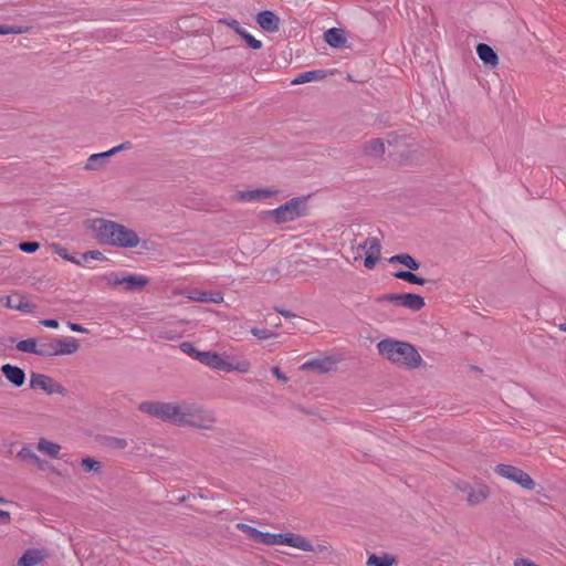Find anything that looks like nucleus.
<instances>
[{
  "instance_id": "obj_35",
  "label": "nucleus",
  "mask_w": 566,
  "mask_h": 566,
  "mask_svg": "<svg viewBox=\"0 0 566 566\" xmlns=\"http://www.w3.org/2000/svg\"><path fill=\"white\" fill-rule=\"evenodd\" d=\"M237 528L245 533L249 539L260 543L263 532L244 523L237 524Z\"/></svg>"
},
{
  "instance_id": "obj_34",
  "label": "nucleus",
  "mask_w": 566,
  "mask_h": 566,
  "mask_svg": "<svg viewBox=\"0 0 566 566\" xmlns=\"http://www.w3.org/2000/svg\"><path fill=\"white\" fill-rule=\"evenodd\" d=\"M394 275L397 279L403 280L412 284L424 285L427 282L426 279H422L409 271H397Z\"/></svg>"
},
{
  "instance_id": "obj_47",
  "label": "nucleus",
  "mask_w": 566,
  "mask_h": 566,
  "mask_svg": "<svg viewBox=\"0 0 566 566\" xmlns=\"http://www.w3.org/2000/svg\"><path fill=\"white\" fill-rule=\"evenodd\" d=\"M380 256L376 255H367L365 256L364 265L366 269L371 270L375 268L376 263L379 261Z\"/></svg>"
},
{
  "instance_id": "obj_6",
  "label": "nucleus",
  "mask_w": 566,
  "mask_h": 566,
  "mask_svg": "<svg viewBox=\"0 0 566 566\" xmlns=\"http://www.w3.org/2000/svg\"><path fill=\"white\" fill-rule=\"evenodd\" d=\"M377 303H392L398 306L409 308L411 311H420L424 306L422 296L413 293L394 294L388 293L380 295L376 298Z\"/></svg>"
},
{
  "instance_id": "obj_32",
  "label": "nucleus",
  "mask_w": 566,
  "mask_h": 566,
  "mask_svg": "<svg viewBox=\"0 0 566 566\" xmlns=\"http://www.w3.org/2000/svg\"><path fill=\"white\" fill-rule=\"evenodd\" d=\"M364 244L366 245V249H365V255H376V256H380V252H381V244H380V241L379 239L375 238V237H368L366 239H364Z\"/></svg>"
},
{
  "instance_id": "obj_1",
  "label": "nucleus",
  "mask_w": 566,
  "mask_h": 566,
  "mask_svg": "<svg viewBox=\"0 0 566 566\" xmlns=\"http://www.w3.org/2000/svg\"><path fill=\"white\" fill-rule=\"evenodd\" d=\"M379 354L399 368L411 370L423 364L417 348L407 342L386 338L377 344Z\"/></svg>"
},
{
  "instance_id": "obj_41",
  "label": "nucleus",
  "mask_w": 566,
  "mask_h": 566,
  "mask_svg": "<svg viewBox=\"0 0 566 566\" xmlns=\"http://www.w3.org/2000/svg\"><path fill=\"white\" fill-rule=\"evenodd\" d=\"M201 405L196 402L186 401L185 402V419L184 427H186L187 422L191 419L192 416H195L196 411L199 409Z\"/></svg>"
},
{
  "instance_id": "obj_23",
  "label": "nucleus",
  "mask_w": 566,
  "mask_h": 566,
  "mask_svg": "<svg viewBox=\"0 0 566 566\" xmlns=\"http://www.w3.org/2000/svg\"><path fill=\"white\" fill-rule=\"evenodd\" d=\"M109 157L111 154H108V150L104 153L93 154L87 158L84 168L86 170H99L105 166L106 160Z\"/></svg>"
},
{
  "instance_id": "obj_52",
  "label": "nucleus",
  "mask_w": 566,
  "mask_h": 566,
  "mask_svg": "<svg viewBox=\"0 0 566 566\" xmlns=\"http://www.w3.org/2000/svg\"><path fill=\"white\" fill-rule=\"evenodd\" d=\"M272 374L280 380L282 381H286L287 380V377L280 370L279 367H273L272 368Z\"/></svg>"
},
{
  "instance_id": "obj_10",
  "label": "nucleus",
  "mask_w": 566,
  "mask_h": 566,
  "mask_svg": "<svg viewBox=\"0 0 566 566\" xmlns=\"http://www.w3.org/2000/svg\"><path fill=\"white\" fill-rule=\"evenodd\" d=\"M214 421L216 418L213 412L200 406L195 416H192L189 422H187L186 427L210 429Z\"/></svg>"
},
{
  "instance_id": "obj_30",
  "label": "nucleus",
  "mask_w": 566,
  "mask_h": 566,
  "mask_svg": "<svg viewBox=\"0 0 566 566\" xmlns=\"http://www.w3.org/2000/svg\"><path fill=\"white\" fill-rule=\"evenodd\" d=\"M396 564L397 559L388 554H384L382 556L370 555L367 559L368 566H394Z\"/></svg>"
},
{
  "instance_id": "obj_14",
  "label": "nucleus",
  "mask_w": 566,
  "mask_h": 566,
  "mask_svg": "<svg viewBox=\"0 0 566 566\" xmlns=\"http://www.w3.org/2000/svg\"><path fill=\"white\" fill-rule=\"evenodd\" d=\"M258 24L266 32H276L280 29V18L272 11H261L256 14Z\"/></svg>"
},
{
  "instance_id": "obj_24",
  "label": "nucleus",
  "mask_w": 566,
  "mask_h": 566,
  "mask_svg": "<svg viewBox=\"0 0 566 566\" xmlns=\"http://www.w3.org/2000/svg\"><path fill=\"white\" fill-rule=\"evenodd\" d=\"M17 457L20 460L25 461L30 464H33L41 470L44 468V461L41 460L36 455V453H34L28 446L22 447L21 450L18 452Z\"/></svg>"
},
{
  "instance_id": "obj_43",
  "label": "nucleus",
  "mask_w": 566,
  "mask_h": 566,
  "mask_svg": "<svg viewBox=\"0 0 566 566\" xmlns=\"http://www.w3.org/2000/svg\"><path fill=\"white\" fill-rule=\"evenodd\" d=\"M241 38L245 41V43L253 50H259L262 48V42L256 40L253 35L244 31Z\"/></svg>"
},
{
  "instance_id": "obj_55",
  "label": "nucleus",
  "mask_w": 566,
  "mask_h": 566,
  "mask_svg": "<svg viewBox=\"0 0 566 566\" xmlns=\"http://www.w3.org/2000/svg\"><path fill=\"white\" fill-rule=\"evenodd\" d=\"M310 552H313V553H325V552H327V546L326 545H322V544H318L316 546L313 545V549H311Z\"/></svg>"
},
{
  "instance_id": "obj_58",
  "label": "nucleus",
  "mask_w": 566,
  "mask_h": 566,
  "mask_svg": "<svg viewBox=\"0 0 566 566\" xmlns=\"http://www.w3.org/2000/svg\"><path fill=\"white\" fill-rule=\"evenodd\" d=\"M7 502L8 501L4 497L0 496V504H6Z\"/></svg>"
},
{
  "instance_id": "obj_40",
  "label": "nucleus",
  "mask_w": 566,
  "mask_h": 566,
  "mask_svg": "<svg viewBox=\"0 0 566 566\" xmlns=\"http://www.w3.org/2000/svg\"><path fill=\"white\" fill-rule=\"evenodd\" d=\"M180 349L182 353L187 354L188 356L192 357L193 359L199 361V355L202 354V352L198 350L191 343L184 342L180 344Z\"/></svg>"
},
{
  "instance_id": "obj_56",
  "label": "nucleus",
  "mask_w": 566,
  "mask_h": 566,
  "mask_svg": "<svg viewBox=\"0 0 566 566\" xmlns=\"http://www.w3.org/2000/svg\"><path fill=\"white\" fill-rule=\"evenodd\" d=\"M457 488H458L459 490H461L462 492H465L467 494L469 493V491H470V489H471V486H470L468 483H465V482L458 483V484H457Z\"/></svg>"
},
{
  "instance_id": "obj_38",
  "label": "nucleus",
  "mask_w": 566,
  "mask_h": 566,
  "mask_svg": "<svg viewBox=\"0 0 566 566\" xmlns=\"http://www.w3.org/2000/svg\"><path fill=\"white\" fill-rule=\"evenodd\" d=\"M105 444H106V447H108L111 449L122 450V449H125L128 446V442L124 438L107 437L105 439Z\"/></svg>"
},
{
  "instance_id": "obj_54",
  "label": "nucleus",
  "mask_w": 566,
  "mask_h": 566,
  "mask_svg": "<svg viewBox=\"0 0 566 566\" xmlns=\"http://www.w3.org/2000/svg\"><path fill=\"white\" fill-rule=\"evenodd\" d=\"M11 520L10 513L0 510V523H9Z\"/></svg>"
},
{
  "instance_id": "obj_42",
  "label": "nucleus",
  "mask_w": 566,
  "mask_h": 566,
  "mask_svg": "<svg viewBox=\"0 0 566 566\" xmlns=\"http://www.w3.org/2000/svg\"><path fill=\"white\" fill-rule=\"evenodd\" d=\"M218 23H222V24H226L228 25L229 28H231L237 34H239L240 36L242 35V33L245 31L241 25L240 23L234 20V19H221L218 21Z\"/></svg>"
},
{
  "instance_id": "obj_31",
  "label": "nucleus",
  "mask_w": 566,
  "mask_h": 566,
  "mask_svg": "<svg viewBox=\"0 0 566 566\" xmlns=\"http://www.w3.org/2000/svg\"><path fill=\"white\" fill-rule=\"evenodd\" d=\"M185 402L186 401H175L172 402V411H171V423L176 426L184 427L185 419Z\"/></svg>"
},
{
  "instance_id": "obj_26",
  "label": "nucleus",
  "mask_w": 566,
  "mask_h": 566,
  "mask_svg": "<svg viewBox=\"0 0 566 566\" xmlns=\"http://www.w3.org/2000/svg\"><path fill=\"white\" fill-rule=\"evenodd\" d=\"M326 76L325 72L322 70L307 71L298 74L293 81V85L304 84L312 81H318Z\"/></svg>"
},
{
  "instance_id": "obj_49",
  "label": "nucleus",
  "mask_w": 566,
  "mask_h": 566,
  "mask_svg": "<svg viewBox=\"0 0 566 566\" xmlns=\"http://www.w3.org/2000/svg\"><path fill=\"white\" fill-rule=\"evenodd\" d=\"M190 298L198 302H208V293L206 292H193Z\"/></svg>"
},
{
  "instance_id": "obj_44",
  "label": "nucleus",
  "mask_w": 566,
  "mask_h": 566,
  "mask_svg": "<svg viewBox=\"0 0 566 566\" xmlns=\"http://www.w3.org/2000/svg\"><path fill=\"white\" fill-rule=\"evenodd\" d=\"M40 244L38 242H22L20 243L19 248L21 251L27 253H33L39 249Z\"/></svg>"
},
{
  "instance_id": "obj_46",
  "label": "nucleus",
  "mask_w": 566,
  "mask_h": 566,
  "mask_svg": "<svg viewBox=\"0 0 566 566\" xmlns=\"http://www.w3.org/2000/svg\"><path fill=\"white\" fill-rule=\"evenodd\" d=\"M133 147V144L130 142H124L115 147H113L112 149L108 150V154H111V156L117 154L118 151H122V150H128Z\"/></svg>"
},
{
  "instance_id": "obj_25",
  "label": "nucleus",
  "mask_w": 566,
  "mask_h": 566,
  "mask_svg": "<svg viewBox=\"0 0 566 566\" xmlns=\"http://www.w3.org/2000/svg\"><path fill=\"white\" fill-rule=\"evenodd\" d=\"M38 356L54 357V338L41 337L38 338Z\"/></svg>"
},
{
  "instance_id": "obj_18",
  "label": "nucleus",
  "mask_w": 566,
  "mask_h": 566,
  "mask_svg": "<svg viewBox=\"0 0 566 566\" xmlns=\"http://www.w3.org/2000/svg\"><path fill=\"white\" fill-rule=\"evenodd\" d=\"M476 54L485 65L495 67L499 64L497 54L490 45L485 43L478 44Z\"/></svg>"
},
{
  "instance_id": "obj_11",
  "label": "nucleus",
  "mask_w": 566,
  "mask_h": 566,
  "mask_svg": "<svg viewBox=\"0 0 566 566\" xmlns=\"http://www.w3.org/2000/svg\"><path fill=\"white\" fill-rule=\"evenodd\" d=\"M336 360L332 357L315 358L305 361L301 366V370H314L318 374H326L334 369Z\"/></svg>"
},
{
  "instance_id": "obj_15",
  "label": "nucleus",
  "mask_w": 566,
  "mask_h": 566,
  "mask_svg": "<svg viewBox=\"0 0 566 566\" xmlns=\"http://www.w3.org/2000/svg\"><path fill=\"white\" fill-rule=\"evenodd\" d=\"M112 283L115 286L124 285L127 291H134L143 289L148 283V280L145 276L133 274L120 279L116 277Z\"/></svg>"
},
{
  "instance_id": "obj_19",
  "label": "nucleus",
  "mask_w": 566,
  "mask_h": 566,
  "mask_svg": "<svg viewBox=\"0 0 566 566\" xmlns=\"http://www.w3.org/2000/svg\"><path fill=\"white\" fill-rule=\"evenodd\" d=\"M324 40L333 48H343L345 46L347 39L344 30L338 28H332L325 31Z\"/></svg>"
},
{
  "instance_id": "obj_8",
  "label": "nucleus",
  "mask_w": 566,
  "mask_h": 566,
  "mask_svg": "<svg viewBox=\"0 0 566 566\" xmlns=\"http://www.w3.org/2000/svg\"><path fill=\"white\" fill-rule=\"evenodd\" d=\"M303 199L293 198L281 207L271 211L272 217L279 223L293 221L302 216Z\"/></svg>"
},
{
  "instance_id": "obj_3",
  "label": "nucleus",
  "mask_w": 566,
  "mask_h": 566,
  "mask_svg": "<svg viewBox=\"0 0 566 566\" xmlns=\"http://www.w3.org/2000/svg\"><path fill=\"white\" fill-rule=\"evenodd\" d=\"M199 361L212 369L221 370L226 373H230L233 370H238L240 373H248L250 369V363L244 360L238 364H233L229 360V357L227 355H221L217 352H202L201 355H199Z\"/></svg>"
},
{
  "instance_id": "obj_9",
  "label": "nucleus",
  "mask_w": 566,
  "mask_h": 566,
  "mask_svg": "<svg viewBox=\"0 0 566 566\" xmlns=\"http://www.w3.org/2000/svg\"><path fill=\"white\" fill-rule=\"evenodd\" d=\"M138 410L148 416L171 423L172 402L147 400L138 405Z\"/></svg>"
},
{
  "instance_id": "obj_53",
  "label": "nucleus",
  "mask_w": 566,
  "mask_h": 566,
  "mask_svg": "<svg viewBox=\"0 0 566 566\" xmlns=\"http://www.w3.org/2000/svg\"><path fill=\"white\" fill-rule=\"evenodd\" d=\"M69 327L73 331V332H77V333H86L87 329L84 328L82 325L80 324H76V323H69L67 324Z\"/></svg>"
},
{
  "instance_id": "obj_27",
  "label": "nucleus",
  "mask_w": 566,
  "mask_h": 566,
  "mask_svg": "<svg viewBox=\"0 0 566 566\" xmlns=\"http://www.w3.org/2000/svg\"><path fill=\"white\" fill-rule=\"evenodd\" d=\"M36 449L40 452L50 455L51 458H59L61 446L52 441H49L44 438H41L38 442Z\"/></svg>"
},
{
  "instance_id": "obj_5",
  "label": "nucleus",
  "mask_w": 566,
  "mask_h": 566,
  "mask_svg": "<svg viewBox=\"0 0 566 566\" xmlns=\"http://www.w3.org/2000/svg\"><path fill=\"white\" fill-rule=\"evenodd\" d=\"M30 388L33 390H42L49 396L61 395L64 397L69 394L67 389L54 378L40 373H31Z\"/></svg>"
},
{
  "instance_id": "obj_39",
  "label": "nucleus",
  "mask_w": 566,
  "mask_h": 566,
  "mask_svg": "<svg viewBox=\"0 0 566 566\" xmlns=\"http://www.w3.org/2000/svg\"><path fill=\"white\" fill-rule=\"evenodd\" d=\"M52 249L54 251V253H56L59 256H61L62 259L66 260V261H70L72 263H75L77 265H81L82 264V261L81 260H76L74 256L70 255L67 250L65 248H63L62 245L60 244H53L52 245Z\"/></svg>"
},
{
  "instance_id": "obj_20",
  "label": "nucleus",
  "mask_w": 566,
  "mask_h": 566,
  "mask_svg": "<svg viewBox=\"0 0 566 566\" xmlns=\"http://www.w3.org/2000/svg\"><path fill=\"white\" fill-rule=\"evenodd\" d=\"M385 142L381 138H375L366 142L363 146V153L366 156L380 158L385 154Z\"/></svg>"
},
{
  "instance_id": "obj_45",
  "label": "nucleus",
  "mask_w": 566,
  "mask_h": 566,
  "mask_svg": "<svg viewBox=\"0 0 566 566\" xmlns=\"http://www.w3.org/2000/svg\"><path fill=\"white\" fill-rule=\"evenodd\" d=\"M88 259H93V260H103L104 259V255L101 251L98 250H91V251H87L85 253L82 254V260L85 262L87 261Z\"/></svg>"
},
{
  "instance_id": "obj_16",
  "label": "nucleus",
  "mask_w": 566,
  "mask_h": 566,
  "mask_svg": "<svg viewBox=\"0 0 566 566\" xmlns=\"http://www.w3.org/2000/svg\"><path fill=\"white\" fill-rule=\"evenodd\" d=\"M274 193H276V191L270 189L244 190L235 192L234 199L238 201H258L266 199Z\"/></svg>"
},
{
  "instance_id": "obj_4",
  "label": "nucleus",
  "mask_w": 566,
  "mask_h": 566,
  "mask_svg": "<svg viewBox=\"0 0 566 566\" xmlns=\"http://www.w3.org/2000/svg\"><path fill=\"white\" fill-rule=\"evenodd\" d=\"M261 544L264 545H287L301 551H311L313 549L312 543L305 538L304 536L295 533H262V537L260 541Z\"/></svg>"
},
{
  "instance_id": "obj_7",
  "label": "nucleus",
  "mask_w": 566,
  "mask_h": 566,
  "mask_svg": "<svg viewBox=\"0 0 566 566\" xmlns=\"http://www.w3.org/2000/svg\"><path fill=\"white\" fill-rule=\"evenodd\" d=\"M494 471L496 474L517 483L526 490L531 491L535 488V482L531 475L516 467L510 464H499L495 467Z\"/></svg>"
},
{
  "instance_id": "obj_50",
  "label": "nucleus",
  "mask_w": 566,
  "mask_h": 566,
  "mask_svg": "<svg viewBox=\"0 0 566 566\" xmlns=\"http://www.w3.org/2000/svg\"><path fill=\"white\" fill-rule=\"evenodd\" d=\"M40 324L45 326V327H50V328H57L59 327V322L56 319H53V318L42 319V321H40Z\"/></svg>"
},
{
  "instance_id": "obj_29",
  "label": "nucleus",
  "mask_w": 566,
  "mask_h": 566,
  "mask_svg": "<svg viewBox=\"0 0 566 566\" xmlns=\"http://www.w3.org/2000/svg\"><path fill=\"white\" fill-rule=\"evenodd\" d=\"M42 560L41 553L36 549L27 551L18 560V566H35Z\"/></svg>"
},
{
  "instance_id": "obj_57",
  "label": "nucleus",
  "mask_w": 566,
  "mask_h": 566,
  "mask_svg": "<svg viewBox=\"0 0 566 566\" xmlns=\"http://www.w3.org/2000/svg\"><path fill=\"white\" fill-rule=\"evenodd\" d=\"M281 315H283L285 318H291V317H294V314L289 312V311H284V310H276Z\"/></svg>"
},
{
  "instance_id": "obj_17",
  "label": "nucleus",
  "mask_w": 566,
  "mask_h": 566,
  "mask_svg": "<svg viewBox=\"0 0 566 566\" xmlns=\"http://www.w3.org/2000/svg\"><path fill=\"white\" fill-rule=\"evenodd\" d=\"M0 302L8 308L17 310L23 313H31L34 310V305L24 300L23 296H18V298L13 296H4L0 300Z\"/></svg>"
},
{
  "instance_id": "obj_59",
  "label": "nucleus",
  "mask_w": 566,
  "mask_h": 566,
  "mask_svg": "<svg viewBox=\"0 0 566 566\" xmlns=\"http://www.w3.org/2000/svg\"><path fill=\"white\" fill-rule=\"evenodd\" d=\"M560 329L566 332V324L560 325Z\"/></svg>"
},
{
  "instance_id": "obj_37",
  "label": "nucleus",
  "mask_w": 566,
  "mask_h": 566,
  "mask_svg": "<svg viewBox=\"0 0 566 566\" xmlns=\"http://www.w3.org/2000/svg\"><path fill=\"white\" fill-rule=\"evenodd\" d=\"M250 332L260 340H265L277 336L275 332L268 328L252 327Z\"/></svg>"
},
{
  "instance_id": "obj_2",
  "label": "nucleus",
  "mask_w": 566,
  "mask_h": 566,
  "mask_svg": "<svg viewBox=\"0 0 566 566\" xmlns=\"http://www.w3.org/2000/svg\"><path fill=\"white\" fill-rule=\"evenodd\" d=\"M92 230L96 240L107 245L136 248L140 241L134 230L111 220L95 219Z\"/></svg>"
},
{
  "instance_id": "obj_28",
  "label": "nucleus",
  "mask_w": 566,
  "mask_h": 566,
  "mask_svg": "<svg viewBox=\"0 0 566 566\" xmlns=\"http://www.w3.org/2000/svg\"><path fill=\"white\" fill-rule=\"evenodd\" d=\"M389 263H400L413 271L418 270L420 266V263L417 260H415L410 254L407 253L392 255L389 259Z\"/></svg>"
},
{
  "instance_id": "obj_12",
  "label": "nucleus",
  "mask_w": 566,
  "mask_h": 566,
  "mask_svg": "<svg viewBox=\"0 0 566 566\" xmlns=\"http://www.w3.org/2000/svg\"><path fill=\"white\" fill-rule=\"evenodd\" d=\"M80 348V343L74 337L54 338L55 356L72 355Z\"/></svg>"
},
{
  "instance_id": "obj_48",
  "label": "nucleus",
  "mask_w": 566,
  "mask_h": 566,
  "mask_svg": "<svg viewBox=\"0 0 566 566\" xmlns=\"http://www.w3.org/2000/svg\"><path fill=\"white\" fill-rule=\"evenodd\" d=\"M21 33L20 29H15L13 27L0 25V34H19Z\"/></svg>"
},
{
  "instance_id": "obj_36",
  "label": "nucleus",
  "mask_w": 566,
  "mask_h": 566,
  "mask_svg": "<svg viewBox=\"0 0 566 566\" xmlns=\"http://www.w3.org/2000/svg\"><path fill=\"white\" fill-rule=\"evenodd\" d=\"M81 465L86 472H99L102 469V463L91 457L83 458Z\"/></svg>"
},
{
  "instance_id": "obj_21",
  "label": "nucleus",
  "mask_w": 566,
  "mask_h": 566,
  "mask_svg": "<svg viewBox=\"0 0 566 566\" xmlns=\"http://www.w3.org/2000/svg\"><path fill=\"white\" fill-rule=\"evenodd\" d=\"M352 238L349 240V251L352 253L353 261H359L363 256V252L366 249L364 240H360L361 234L359 232L352 231Z\"/></svg>"
},
{
  "instance_id": "obj_22",
  "label": "nucleus",
  "mask_w": 566,
  "mask_h": 566,
  "mask_svg": "<svg viewBox=\"0 0 566 566\" xmlns=\"http://www.w3.org/2000/svg\"><path fill=\"white\" fill-rule=\"evenodd\" d=\"M489 493V488L485 485H479L476 489L471 486L467 502L470 506H475L486 500Z\"/></svg>"
},
{
  "instance_id": "obj_51",
  "label": "nucleus",
  "mask_w": 566,
  "mask_h": 566,
  "mask_svg": "<svg viewBox=\"0 0 566 566\" xmlns=\"http://www.w3.org/2000/svg\"><path fill=\"white\" fill-rule=\"evenodd\" d=\"M222 300L223 298L220 293H208V302L220 303Z\"/></svg>"
},
{
  "instance_id": "obj_13",
  "label": "nucleus",
  "mask_w": 566,
  "mask_h": 566,
  "mask_svg": "<svg viewBox=\"0 0 566 566\" xmlns=\"http://www.w3.org/2000/svg\"><path fill=\"white\" fill-rule=\"evenodd\" d=\"M6 379L11 382L14 387L23 386L25 381V373L18 366L11 364H4L0 368Z\"/></svg>"
},
{
  "instance_id": "obj_33",
  "label": "nucleus",
  "mask_w": 566,
  "mask_h": 566,
  "mask_svg": "<svg viewBox=\"0 0 566 566\" xmlns=\"http://www.w3.org/2000/svg\"><path fill=\"white\" fill-rule=\"evenodd\" d=\"M17 349L22 353L38 355V338H28L18 342Z\"/></svg>"
}]
</instances>
